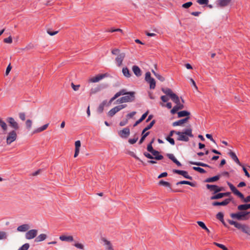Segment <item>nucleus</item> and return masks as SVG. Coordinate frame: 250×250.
Wrapping results in <instances>:
<instances>
[{
  "mask_svg": "<svg viewBox=\"0 0 250 250\" xmlns=\"http://www.w3.org/2000/svg\"><path fill=\"white\" fill-rule=\"evenodd\" d=\"M161 90L163 93L166 94V96H167L168 97L173 92L172 90L169 88H162Z\"/></svg>",
  "mask_w": 250,
  "mask_h": 250,
  "instance_id": "40",
  "label": "nucleus"
},
{
  "mask_svg": "<svg viewBox=\"0 0 250 250\" xmlns=\"http://www.w3.org/2000/svg\"><path fill=\"white\" fill-rule=\"evenodd\" d=\"M17 138V134L16 130H12L8 133L6 137V144L7 145H10L12 143L16 140Z\"/></svg>",
  "mask_w": 250,
  "mask_h": 250,
  "instance_id": "6",
  "label": "nucleus"
},
{
  "mask_svg": "<svg viewBox=\"0 0 250 250\" xmlns=\"http://www.w3.org/2000/svg\"><path fill=\"white\" fill-rule=\"evenodd\" d=\"M127 105L126 104H121L115 106L111 109H110L107 113V115L109 117H113L116 113L122 110V109L126 107Z\"/></svg>",
  "mask_w": 250,
  "mask_h": 250,
  "instance_id": "9",
  "label": "nucleus"
},
{
  "mask_svg": "<svg viewBox=\"0 0 250 250\" xmlns=\"http://www.w3.org/2000/svg\"><path fill=\"white\" fill-rule=\"evenodd\" d=\"M192 5V2L191 1H189L188 2H186L182 5V7L184 8H188L190 6H191Z\"/></svg>",
  "mask_w": 250,
  "mask_h": 250,
  "instance_id": "64",
  "label": "nucleus"
},
{
  "mask_svg": "<svg viewBox=\"0 0 250 250\" xmlns=\"http://www.w3.org/2000/svg\"><path fill=\"white\" fill-rule=\"evenodd\" d=\"M239 198L243 203H247L250 202V195H248L246 197H245L243 193H242Z\"/></svg>",
  "mask_w": 250,
  "mask_h": 250,
  "instance_id": "39",
  "label": "nucleus"
},
{
  "mask_svg": "<svg viewBox=\"0 0 250 250\" xmlns=\"http://www.w3.org/2000/svg\"><path fill=\"white\" fill-rule=\"evenodd\" d=\"M166 156L169 159L172 161L173 163L177 159L173 154L167 153Z\"/></svg>",
  "mask_w": 250,
  "mask_h": 250,
  "instance_id": "53",
  "label": "nucleus"
},
{
  "mask_svg": "<svg viewBox=\"0 0 250 250\" xmlns=\"http://www.w3.org/2000/svg\"><path fill=\"white\" fill-rule=\"evenodd\" d=\"M48 125H49L48 123L43 125L41 127H40L36 129L35 130H34L33 131L32 134H33L39 133V132H41L42 131L45 130L48 127Z\"/></svg>",
  "mask_w": 250,
  "mask_h": 250,
  "instance_id": "32",
  "label": "nucleus"
},
{
  "mask_svg": "<svg viewBox=\"0 0 250 250\" xmlns=\"http://www.w3.org/2000/svg\"><path fill=\"white\" fill-rule=\"evenodd\" d=\"M112 54L117 55L115 59L117 62H122L125 56V53L124 52H120L118 49H114L111 51Z\"/></svg>",
  "mask_w": 250,
  "mask_h": 250,
  "instance_id": "7",
  "label": "nucleus"
},
{
  "mask_svg": "<svg viewBox=\"0 0 250 250\" xmlns=\"http://www.w3.org/2000/svg\"><path fill=\"white\" fill-rule=\"evenodd\" d=\"M227 183L231 192L238 198H240L242 193L232 183L228 181L227 182Z\"/></svg>",
  "mask_w": 250,
  "mask_h": 250,
  "instance_id": "16",
  "label": "nucleus"
},
{
  "mask_svg": "<svg viewBox=\"0 0 250 250\" xmlns=\"http://www.w3.org/2000/svg\"><path fill=\"white\" fill-rule=\"evenodd\" d=\"M229 197V198H226L225 200H224L225 206L228 205L230 202H232L233 204L235 203V201L233 200V198L231 195L230 197Z\"/></svg>",
  "mask_w": 250,
  "mask_h": 250,
  "instance_id": "43",
  "label": "nucleus"
},
{
  "mask_svg": "<svg viewBox=\"0 0 250 250\" xmlns=\"http://www.w3.org/2000/svg\"><path fill=\"white\" fill-rule=\"evenodd\" d=\"M159 186H163L167 188H169L170 191L172 192H184V190L182 189H172L171 188V184L167 181H165L163 180H161L159 181L158 183Z\"/></svg>",
  "mask_w": 250,
  "mask_h": 250,
  "instance_id": "8",
  "label": "nucleus"
},
{
  "mask_svg": "<svg viewBox=\"0 0 250 250\" xmlns=\"http://www.w3.org/2000/svg\"><path fill=\"white\" fill-rule=\"evenodd\" d=\"M107 100H104L99 105L97 109V112L98 114H101L103 112L104 110V106L106 105Z\"/></svg>",
  "mask_w": 250,
  "mask_h": 250,
  "instance_id": "26",
  "label": "nucleus"
},
{
  "mask_svg": "<svg viewBox=\"0 0 250 250\" xmlns=\"http://www.w3.org/2000/svg\"><path fill=\"white\" fill-rule=\"evenodd\" d=\"M227 221L230 225L234 226L235 228L244 233H248V230L250 229V227L248 225L241 224V223L233 220L228 219Z\"/></svg>",
  "mask_w": 250,
  "mask_h": 250,
  "instance_id": "2",
  "label": "nucleus"
},
{
  "mask_svg": "<svg viewBox=\"0 0 250 250\" xmlns=\"http://www.w3.org/2000/svg\"><path fill=\"white\" fill-rule=\"evenodd\" d=\"M6 121L8 123V125L11 128H13L14 130H17L19 129V125L18 123L15 121L14 119L12 117H8L6 119Z\"/></svg>",
  "mask_w": 250,
  "mask_h": 250,
  "instance_id": "11",
  "label": "nucleus"
},
{
  "mask_svg": "<svg viewBox=\"0 0 250 250\" xmlns=\"http://www.w3.org/2000/svg\"><path fill=\"white\" fill-rule=\"evenodd\" d=\"M30 247L29 243H25L21 246L18 250H28Z\"/></svg>",
  "mask_w": 250,
  "mask_h": 250,
  "instance_id": "52",
  "label": "nucleus"
},
{
  "mask_svg": "<svg viewBox=\"0 0 250 250\" xmlns=\"http://www.w3.org/2000/svg\"><path fill=\"white\" fill-rule=\"evenodd\" d=\"M190 119L188 117L182 118L178 120L180 126H183L185 124L187 123Z\"/></svg>",
  "mask_w": 250,
  "mask_h": 250,
  "instance_id": "45",
  "label": "nucleus"
},
{
  "mask_svg": "<svg viewBox=\"0 0 250 250\" xmlns=\"http://www.w3.org/2000/svg\"><path fill=\"white\" fill-rule=\"evenodd\" d=\"M156 123V120H152L150 123L146 125L144 129V132H146V131L150 129L154 125V124Z\"/></svg>",
  "mask_w": 250,
  "mask_h": 250,
  "instance_id": "38",
  "label": "nucleus"
},
{
  "mask_svg": "<svg viewBox=\"0 0 250 250\" xmlns=\"http://www.w3.org/2000/svg\"><path fill=\"white\" fill-rule=\"evenodd\" d=\"M119 136L122 138L126 139L130 135V129L128 127L124 128L123 129L118 131Z\"/></svg>",
  "mask_w": 250,
  "mask_h": 250,
  "instance_id": "14",
  "label": "nucleus"
},
{
  "mask_svg": "<svg viewBox=\"0 0 250 250\" xmlns=\"http://www.w3.org/2000/svg\"><path fill=\"white\" fill-rule=\"evenodd\" d=\"M160 99L163 103H167L169 100V97L166 95H162L161 96Z\"/></svg>",
  "mask_w": 250,
  "mask_h": 250,
  "instance_id": "60",
  "label": "nucleus"
},
{
  "mask_svg": "<svg viewBox=\"0 0 250 250\" xmlns=\"http://www.w3.org/2000/svg\"><path fill=\"white\" fill-rule=\"evenodd\" d=\"M166 140L171 145L174 146L175 144L174 139L172 137H166Z\"/></svg>",
  "mask_w": 250,
  "mask_h": 250,
  "instance_id": "56",
  "label": "nucleus"
},
{
  "mask_svg": "<svg viewBox=\"0 0 250 250\" xmlns=\"http://www.w3.org/2000/svg\"><path fill=\"white\" fill-rule=\"evenodd\" d=\"M230 216L233 219H235L238 221H246L249 220L250 218V216H247L245 211L231 213L230 214Z\"/></svg>",
  "mask_w": 250,
  "mask_h": 250,
  "instance_id": "4",
  "label": "nucleus"
},
{
  "mask_svg": "<svg viewBox=\"0 0 250 250\" xmlns=\"http://www.w3.org/2000/svg\"><path fill=\"white\" fill-rule=\"evenodd\" d=\"M101 240L104 243V245H107L108 247L112 246L111 243L104 237H101Z\"/></svg>",
  "mask_w": 250,
  "mask_h": 250,
  "instance_id": "57",
  "label": "nucleus"
},
{
  "mask_svg": "<svg viewBox=\"0 0 250 250\" xmlns=\"http://www.w3.org/2000/svg\"><path fill=\"white\" fill-rule=\"evenodd\" d=\"M172 172L174 174H177L181 175L184 178L187 179L188 180H193L192 177L188 175L187 171H186L184 170L173 169L172 170Z\"/></svg>",
  "mask_w": 250,
  "mask_h": 250,
  "instance_id": "10",
  "label": "nucleus"
},
{
  "mask_svg": "<svg viewBox=\"0 0 250 250\" xmlns=\"http://www.w3.org/2000/svg\"><path fill=\"white\" fill-rule=\"evenodd\" d=\"M38 234V230L36 229H32L26 232L25 233V238L30 240L36 238Z\"/></svg>",
  "mask_w": 250,
  "mask_h": 250,
  "instance_id": "15",
  "label": "nucleus"
},
{
  "mask_svg": "<svg viewBox=\"0 0 250 250\" xmlns=\"http://www.w3.org/2000/svg\"><path fill=\"white\" fill-rule=\"evenodd\" d=\"M150 134V131L147 132H144V130L143 129L141 133V137L139 140V144L141 145L142 144L144 141L145 140L147 136H148Z\"/></svg>",
  "mask_w": 250,
  "mask_h": 250,
  "instance_id": "28",
  "label": "nucleus"
},
{
  "mask_svg": "<svg viewBox=\"0 0 250 250\" xmlns=\"http://www.w3.org/2000/svg\"><path fill=\"white\" fill-rule=\"evenodd\" d=\"M132 71L134 74L137 77H140L142 74V71L140 67L137 65H134L132 67Z\"/></svg>",
  "mask_w": 250,
  "mask_h": 250,
  "instance_id": "23",
  "label": "nucleus"
},
{
  "mask_svg": "<svg viewBox=\"0 0 250 250\" xmlns=\"http://www.w3.org/2000/svg\"><path fill=\"white\" fill-rule=\"evenodd\" d=\"M237 209L239 210V211H246V210H247L245 204L238 205L237 207Z\"/></svg>",
  "mask_w": 250,
  "mask_h": 250,
  "instance_id": "46",
  "label": "nucleus"
},
{
  "mask_svg": "<svg viewBox=\"0 0 250 250\" xmlns=\"http://www.w3.org/2000/svg\"><path fill=\"white\" fill-rule=\"evenodd\" d=\"M30 228V226L28 224H23L19 226L17 230L20 232H25L27 231Z\"/></svg>",
  "mask_w": 250,
  "mask_h": 250,
  "instance_id": "27",
  "label": "nucleus"
},
{
  "mask_svg": "<svg viewBox=\"0 0 250 250\" xmlns=\"http://www.w3.org/2000/svg\"><path fill=\"white\" fill-rule=\"evenodd\" d=\"M135 100V96H132V94H130V96H123L118 99H117L115 104H122L124 103H128V102H132L134 101Z\"/></svg>",
  "mask_w": 250,
  "mask_h": 250,
  "instance_id": "5",
  "label": "nucleus"
},
{
  "mask_svg": "<svg viewBox=\"0 0 250 250\" xmlns=\"http://www.w3.org/2000/svg\"><path fill=\"white\" fill-rule=\"evenodd\" d=\"M146 149L148 153H152L155 149L153 148L152 145L151 144H148L146 146Z\"/></svg>",
  "mask_w": 250,
  "mask_h": 250,
  "instance_id": "50",
  "label": "nucleus"
},
{
  "mask_svg": "<svg viewBox=\"0 0 250 250\" xmlns=\"http://www.w3.org/2000/svg\"><path fill=\"white\" fill-rule=\"evenodd\" d=\"M230 157V158L238 165L241 166L242 163H241L236 156L235 153L231 150H230L229 152L228 153Z\"/></svg>",
  "mask_w": 250,
  "mask_h": 250,
  "instance_id": "21",
  "label": "nucleus"
},
{
  "mask_svg": "<svg viewBox=\"0 0 250 250\" xmlns=\"http://www.w3.org/2000/svg\"><path fill=\"white\" fill-rule=\"evenodd\" d=\"M73 245L78 249L81 250L84 249V246L81 243H75Z\"/></svg>",
  "mask_w": 250,
  "mask_h": 250,
  "instance_id": "61",
  "label": "nucleus"
},
{
  "mask_svg": "<svg viewBox=\"0 0 250 250\" xmlns=\"http://www.w3.org/2000/svg\"><path fill=\"white\" fill-rule=\"evenodd\" d=\"M107 84L102 83L97 85L94 88H92L90 91V95L94 94L108 87Z\"/></svg>",
  "mask_w": 250,
  "mask_h": 250,
  "instance_id": "13",
  "label": "nucleus"
},
{
  "mask_svg": "<svg viewBox=\"0 0 250 250\" xmlns=\"http://www.w3.org/2000/svg\"><path fill=\"white\" fill-rule=\"evenodd\" d=\"M179 111L178 108V107H177V105L176 104L175 106H174L171 109L170 113L172 115H174L176 113L178 114V112H179Z\"/></svg>",
  "mask_w": 250,
  "mask_h": 250,
  "instance_id": "47",
  "label": "nucleus"
},
{
  "mask_svg": "<svg viewBox=\"0 0 250 250\" xmlns=\"http://www.w3.org/2000/svg\"><path fill=\"white\" fill-rule=\"evenodd\" d=\"M144 155L149 159H154L156 161H160L164 159V156L161 154V152L157 150H155L151 154L147 152H144L143 153Z\"/></svg>",
  "mask_w": 250,
  "mask_h": 250,
  "instance_id": "3",
  "label": "nucleus"
},
{
  "mask_svg": "<svg viewBox=\"0 0 250 250\" xmlns=\"http://www.w3.org/2000/svg\"><path fill=\"white\" fill-rule=\"evenodd\" d=\"M192 169L194 170L197 171L201 174H204L207 172V171L204 168L199 167H193Z\"/></svg>",
  "mask_w": 250,
  "mask_h": 250,
  "instance_id": "42",
  "label": "nucleus"
},
{
  "mask_svg": "<svg viewBox=\"0 0 250 250\" xmlns=\"http://www.w3.org/2000/svg\"><path fill=\"white\" fill-rule=\"evenodd\" d=\"M197 223L203 229L207 227L205 223L202 221H198Z\"/></svg>",
  "mask_w": 250,
  "mask_h": 250,
  "instance_id": "63",
  "label": "nucleus"
},
{
  "mask_svg": "<svg viewBox=\"0 0 250 250\" xmlns=\"http://www.w3.org/2000/svg\"><path fill=\"white\" fill-rule=\"evenodd\" d=\"M47 236L46 234L42 233L40 234L39 236H36L34 241L35 242H40L44 241L46 239Z\"/></svg>",
  "mask_w": 250,
  "mask_h": 250,
  "instance_id": "29",
  "label": "nucleus"
},
{
  "mask_svg": "<svg viewBox=\"0 0 250 250\" xmlns=\"http://www.w3.org/2000/svg\"><path fill=\"white\" fill-rule=\"evenodd\" d=\"M206 187L207 189L212 192V195H214L218 192L217 185H211L207 184L206 185Z\"/></svg>",
  "mask_w": 250,
  "mask_h": 250,
  "instance_id": "20",
  "label": "nucleus"
},
{
  "mask_svg": "<svg viewBox=\"0 0 250 250\" xmlns=\"http://www.w3.org/2000/svg\"><path fill=\"white\" fill-rule=\"evenodd\" d=\"M223 192H217V193H215L214 195H212L210 197V200H218L220 199H221L223 198Z\"/></svg>",
  "mask_w": 250,
  "mask_h": 250,
  "instance_id": "30",
  "label": "nucleus"
},
{
  "mask_svg": "<svg viewBox=\"0 0 250 250\" xmlns=\"http://www.w3.org/2000/svg\"><path fill=\"white\" fill-rule=\"evenodd\" d=\"M136 111H132L128 114H127L126 115V119H127V120L128 121V119L130 118H132L133 117V116L136 115Z\"/></svg>",
  "mask_w": 250,
  "mask_h": 250,
  "instance_id": "58",
  "label": "nucleus"
},
{
  "mask_svg": "<svg viewBox=\"0 0 250 250\" xmlns=\"http://www.w3.org/2000/svg\"><path fill=\"white\" fill-rule=\"evenodd\" d=\"M11 63H9L8 65L7 66V67L6 68V71L5 73V75H6V76L8 75V74H9L10 71L11 70V69L12 68V66H11Z\"/></svg>",
  "mask_w": 250,
  "mask_h": 250,
  "instance_id": "59",
  "label": "nucleus"
},
{
  "mask_svg": "<svg viewBox=\"0 0 250 250\" xmlns=\"http://www.w3.org/2000/svg\"><path fill=\"white\" fill-rule=\"evenodd\" d=\"M119 92L121 95H126L130 96V94H132V96L135 95V92L134 91H127L126 89H122L119 91Z\"/></svg>",
  "mask_w": 250,
  "mask_h": 250,
  "instance_id": "31",
  "label": "nucleus"
},
{
  "mask_svg": "<svg viewBox=\"0 0 250 250\" xmlns=\"http://www.w3.org/2000/svg\"><path fill=\"white\" fill-rule=\"evenodd\" d=\"M109 76V74H108V73H104V74H99L96 76H95L94 77H93L92 78H90L89 80V81L90 82H91V83H97L98 82H99L100 81H101V80H102L103 79L105 78V77H107Z\"/></svg>",
  "mask_w": 250,
  "mask_h": 250,
  "instance_id": "12",
  "label": "nucleus"
},
{
  "mask_svg": "<svg viewBox=\"0 0 250 250\" xmlns=\"http://www.w3.org/2000/svg\"><path fill=\"white\" fill-rule=\"evenodd\" d=\"M59 238L62 241L72 242L74 241L73 237L72 235H62Z\"/></svg>",
  "mask_w": 250,
  "mask_h": 250,
  "instance_id": "24",
  "label": "nucleus"
},
{
  "mask_svg": "<svg viewBox=\"0 0 250 250\" xmlns=\"http://www.w3.org/2000/svg\"><path fill=\"white\" fill-rule=\"evenodd\" d=\"M240 166L242 167V169L245 173V176H247V177L250 178V175L249 173L248 172V169L246 167L245 165L243 164H242V165Z\"/></svg>",
  "mask_w": 250,
  "mask_h": 250,
  "instance_id": "48",
  "label": "nucleus"
},
{
  "mask_svg": "<svg viewBox=\"0 0 250 250\" xmlns=\"http://www.w3.org/2000/svg\"><path fill=\"white\" fill-rule=\"evenodd\" d=\"M174 134L178 135L177 140L180 141L188 142L189 137L193 138L194 137L190 125L188 126L187 128L184 129L182 131L172 130L170 131L167 137H172Z\"/></svg>",
  "mask_w": 250,
  "mask_h": 250,
  "instance_id": "1",
  "label": "nucleus"
},
{
  "mask_svg": "<svg viewBox=\"0 0 250 250\" xmlns=\"http://www.w3.org/2000/svg\"><path fill=\"white\" fill-rule=\"evenodd\" d=\"M188 163L189 164H191L192 165H195L199 167H204V166H205V163L200 162L188 161Z\"/></svg>",
  "mask_w": 250,
  "mask_h": 250,
  "instance_id": "41",
  "label": "nucleus"
},
{
  "mask_svg": "<svg viewBox=\"0 0 250 250\" xmlns=\"http://www.w3.org/2000/svg\"><path fill=\"white\" fill-rule=\"evenodd\" d=\"M149 110H147L141 117L140 119L143 121L145 120L146 117L148 116L149 114Z\"/></svg>",
  "mask_w": 250,
  "mask_h": 250,
  "instance_id": "62",
  "label": "nucleus"
},
{
  "mask_svg": "<svg viewBox=\"0 0 250 250\" xmlns=\"http://www.w3.org/2000/svg\"><path fill=\"white\" fill-rule=\"evenodd\" d=\"M26 127L28 130H30L32 125V121L30 119H28L25 122Z\"/></svg>",
  "mask_w": 250,
  "mask_h": 250,
  "instance_id": "49",
  "label": "nucleus"
},
{
  "mask_svg": "<svg viewBox=\"0 0 250 250\" xmlns=\"http://www.w3.org/2000/svg\"><path fill=\"white\" fill-rule=\"evenodd\" d=\"M0 126L1 127V129L4 132L7 131L8 128L7 125L1 118H0Z\"/></svg>",
  "mask_w": 250,
  "mask_h": 250,
  "instance_id": "37",
  "label": "nucleus"
},
{
  "mask_svg": "<svg viewBox=\"0 0 250 250\" xmlns=\"http://www.w3.org/2000/svg\"><path fill=\"white\" fill-rule=\"evenodd\" d=\"M127 154H129L131 157L134 158L136 160L140 162L144 166H146V164L145 163H144L142 160H141L138 156H137L133 152L128 151Z\"/></svg>",
  "mask_w": 250,
  "mask_h": 250,
  "instance_id": "34",
  "label": "nucleus"
},
{
  "mask_svg": "<svg viewBox=\"0 0 250 250\" xmlns=\"http://www.w3.org/2000/svg\"><path fill=\"white\" fill-rule=\"evenodd\" d=\"M138 140V137H134L133 138L129 139L128 142L130 144L133 145L136 143Z\"/></svg>",
  "mask_w": 250,
  "mask_h": 250,
  "instance_id": "54",
  "label": "nucleus"
},
{
  "mask_svg": "<svg viewBox=\"0 0 250 250\" xmlns=\"http://www.w3.org/2000/svg\"><path fill=\"white\" fill-rule=\"evenodd\" d=\"M221 177V175H219L218 174L214 176L206 178L204 181V183H214V182L218 181L220 179Z\"/></svg>",
  "mask_w": 250,
  "mask_h": 250,
  "instance_id": "19",
  "label": "nucleus"
},
{
  "mask_svg": "<svg viewBox=\"0 0 250 250\" xmlns=\"http://www.w3.org/2000/svg\"><path fill=\"white\" fill-rule=\"evenodd\" d=\"M227 183L231 192L238 198H240L242 193L232 183L228 181L227 182Z\"/></svg>",
  "mask_w": 250,
  "mask_h": 250,
  "instance_id": "17",
  "label": "nucleus"
},
{
  "mask_svg": "<svg viewBox=\"0 0 250 250\" xmlns=\"http://www.w3.org/2000/svg\"><path fill=\"white\" fill-rule=\"evenodd\" d=\"M122 72L124 75L127 78H129L131 75L130 70L126 66L123 68Z\"/></svg>",
  "mask_w": 250,
  "mask_h": 250,
  "instance_id": "36",
  "label": "nucleus"
},
{
  "mask_svg": "<svg viewBox=\"0 0 250 250\" xmlns=\"http://www.w3.org/2000/svg\"><path fill=\"white\" fill-rule=\"evenodd\" d=\"M190 116H191L190 112L186 110L179 111V112H178V114H177V117L178 118H183V117H184V118L188 117V119H190Z\"/></svg>",
  "mask_w": 250,
  "mask_h": 250,
  "instance_id": "18",
  "label": "nucleus"
},
{
  "mask_svg": "<svg viewBox=\"0 0 250 250\" xmlns=\"http://www.w3.org/2000/svg\"><path fill=\"white\" fill-rule=\"evenodd\" d=\"M149 84V88L150 89H154L156 87V81L155 80L152 78L146 81Z\"/></svg>",
  "mask_w": 250,
  "mask_h": 250,
  "instance_id": "33",
  "label": "nucleus"
},
{
  "mask_svg": "<svg viewBox=\"0 0 250 250\" xmlns=\"http://www.w3.org/2000/svg\"><path fill=\"white\" fill-rule=\"evenodd\" d=\"M232 0H218L217 1V5L221 7L228 6Z\"/></svg>",
  "mask_w": 250,
  "mask_h": 250,
  "instance_id": "25",
  "label": "nucleus"
},
{
  "mask_svg": "<svg viewBox=\"0 0 250 250\" xmlns=\"http://www.w3.org/2000/svg\"><path fill=\"white\" fill-rule=\"evenodd\" d=\"M224 214L222 212H219L216 215V218L219 221L223 220L224 219Z\"/></svg>",
  "mask_w": 250,
  "mask_h": 250,
  "instance_id": "51",
  "label": "nucleus"
},
{
  "mask_svg": "<svg viewBox=\"0 0 250 250\" xmlns=\"http://www.w3.org/2000/svg\"><path fill=\"white\" fill-rule=\"evenodd\" d=\"M212 205L214 207H217V206H225V202H224V200L219 202V201H214L211 203Z\"/></svg>",
  "mask_w": 250,
  "mask_h": 250,
  "instance_id": "44",
  "label": "nucleus"
},
{
  "mask_svg": "<svg viewBox=\"0 0 250 250\" xmlns=\"http://www.w3.org/2000/svg\"><path fill=\"white\" fill-rule=\"evenodd\" d=\"M7 233L4 231H0V240L7 239Z\"/></svg>",
  "mask_w": 250,
  "mask_h": 250,
  "instance_id": "55",
  "label": "nucleus"
},
{
  "mask_svg": "<svg viewBox=\"0 0 250 250\" xmlns=\"http://www.w3.org/2000/svg\"><path fill=\"white\" fill-rule=\"evenodd\" d=\"M169 98L174 103H176L180 101V98L178 96L173 92L171 93V94L169 97Z\"/></svg>",
  "mask_w": 250,
  "mask_h": 250,
  "instance_id": "35",
  "label": "nucleus"
},
{
  "mask_svg": "<svg viewBox=\"0 0 250 250\" xmlns=\"http://www.w3.org/2000/svg\"><path fill=\"white\" fill-rule=\"evenodd\" d=\"M176 185H188L192 187H196L197 186V183L196 182H190L189 181L183 180L178 182L176 184Z\"/></svg>",
  "mask_w": 250,
  "mask_h": 250,
  "instance_id": "22",
  "label": "nucleus"
}]
</instances>
